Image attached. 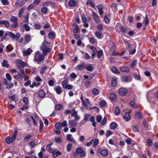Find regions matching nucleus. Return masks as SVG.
<instances>
[{
	"label": "nucleus",
	"instance_id": "nucleus-1",
	"mask_svg": "<svg viewBox=\"0 0 158 158\" xmlns=\"http://www.w3.org/2000/svg\"><path fill=\"white\" fill-rule=\"evenodd\" d=\"M48 44V42L44 41L42 44V46L40 48V50L43 53V55L45 56L48 53L50 52L51 49L46 45Z\"/></svg>",
	"mask_w": 158,
	"mask_h": 158
},
{
	"label": "nucleus",
	"instance_id": "nucleus-2",
	"mask_svg": "<svg viewBox=\"0 0 158 158\" xmlns=\"http://www.w3.org/2000/svg\"><path fill=\"white\" fill-rule=\"evenodd\" d=\"M41 54L39 51H38L35 52L34 55L35 60L38 64L44 59V56L41 55Z\"/></svg>",
	"mask_w": 158,
	"mask_h": 158
},
{
	"label": "nucleus",
	"instance_id": "nucleus-3",
	"mask_svg": "<svg viewBox=\"0 0 158 158\" xmlns=\"http://www.w3.org/2000/svg\"><path fill=\"white\" fill-rule=\"evenodd\" d=\"M17 18L15 16H12L10 18V21L13 23L11 27L13 28H15L18 25Z\"/></svg>",
	"mask_w": 158,
	"mask_h": 158
},
{
	"label": "nucleus",
	"instance_id": "nucleus-4",
	"mask_svg": "<svg viewBox=\"0 0 158 158\" xmlns=\"http://www.w3.org/2000/svg\"><path fill=\"white\" fill-rule=\"evenodd\" d=\"M15 63L19 68H23L25 66L27 65V64L26 62L18 60L16 61Z\"/></svg>",
	"mask_w": 158,
	"mask_h": 158
},
{
	"label": "nucleus",
	"instance_id": "nucleus-5",
	"mask_svg": "<svg viewBox=\"0 0 158 158\" xmlns=\"http://www.w3.org/2000/svg\"><path fill=\"white\" fill-rule=\"evenodd\" d=\"M76 152L78 154H80V157H81L85 156V153L81 147L77 148L76 149Z\"/></svg>",
	"mask_w": 158,
	"mask_h": 158
},
{
	"label": "nucleus",
	"instance_id": "nucleus-6",
	"mask_svg": "<svg viewBox=\"0 0 158 158\" xmlns=\"http://www.w3.org/2000/svg\"><path fill=\"white\" fill-rule=\"evenodd\" d=\"M9 36L12 39H16L17 40H18L20 37V35L19 33H17L16 35H15L13 33L10 32H9Z\"/></svg>",
	"mask_w": 158,
	"mask_h": 158
},
{
	"label": "nucleus",
	"instance_id": "nucleus-7",
	"mask_svg": "<svg viewBox=\"0 0 158 158\" xmlns=\"http://www.w3.org/2000/svg\"><path fill=\"white\" fill-rule=\"evenodd\" d=\"M127 92V90L124 88H120L118 90L119 94L122 96L126 95Z\"/></svg>",
	"mask_w": 158,
	"mask_h": 158
},
{
	"label": "nucleus",
	"instance_id": "nucleus-8",
	"mask_svg": "<svg viewBox=\"0 0 158 158\" xmlns=\"http://www.w3.org/2000/svg\"><path fill=\"white\" fill-rule=\"evenodd\" d=\"M69 128L75 127L77 125V123L75 120H71L69 121Z\"/></svg>",
	"mask_w": 158,
	"mask_h": 158
},
{
	"label": "nucleus",
	"instance_id": "nucleus-9",
	"mask_svg": "<svg viewBox=\"0 0 158 158\" xmlns=\"http://www.w3.org/2000/svg\"><path fill=\"white\" fill-rule=\"evenodd\" d=\"M92 15L94 21L97 23H99L100 21V18L96 13L95 12H93Z\"/></svg>",
	"mask_w": 158,
	"mask_h": 158
},
{
	"label": "nucleus",
	"instance_id": "nucleus-10",
	"mask_svg": "<svg viewBox=\"0 0 158 158\" xmlns=\"http://www.w3.org/2000/svg\"><path fill=\"white\" fill-rule=\"evenodd\" d=\"M122 80L126 82H129L131 80V77L130 76H124L122 77Z\"/></svg>",
	"mask_w": 158,
	"mask_h": 158
},
{
	"label": "nucleus",
	"instance_id": "nucleus-11",
	"mask_svg": "<svg viewBox=\"0 0 158 158\" xmlns=\"http://www.w3.org/2000/svg\"><path fill=\"white\" fill-rule=\"evenodd\" d=\"M25 4L23 0H17L15 3L16 7H21Z\"/></svg>",
	"mask_w": 158,
	"mask_h": 158
},
{
	"label": "nucleus",
	"instance_id": "nucleus-12",
	"mask_svg": "<svg viewBox=\"0 0 158 158\" xmlns=\"http://www.w3.org/2000/svg\"><path fill=\"white\" fill-rule=\"evenodd\" d=\"M32 52V50L30 48H28L27 50L23 52V54L25 56L29 55Z\"/></svg>",
	"mask_w": 158,
	"mask_h": 158
},
{
	"label": "nucleus",
	"instance_id": "nucleus-13",
	"mask_svg": "<svg viewBox=\"0 0 158 158\" xmlns=\"http://www.w3.org/2000/svg\"><path fill=\"white\" fill-rule=\"evenodd\" d=\"M69 5L71 7H74L77 5V3L74 0H70L68 3Z\"/></svg>",
	"mask_w": 158,
	"mask_h": 158
},
{
	"label": "nucleus",
	"instance_id": "nucleus-14",
	"mask_svg": "<svg viewBox=\"0 0 158 158\" xmlns=\"http://www.w3.org/2000/svg\"><path fill=\"white\" fill-rule=\"evenodd\" d=\"M83 106L85 107H87L90 104L89 99H81Z\"/></svg>",
	"mask_w": 158,
	"mask_h": 158
},
{
	"label": "nucleus",
	"instance_id": "nucleus-15",
	"mask_svg": "<svg viewBox=\"0 0 158 158\" xmlns=\"http://www.w3.org/2000/svg\"><path fill=\"white\" fill-rule=\"evenodd\" d=\"M86 65L85 63H83L81 64L78 65L77 67V68L79 70H81L85 68Z\"/></svg>",
	"mask_w": 158,
	"mask_h": 158
},
{
	"label": "nucleus",
	"instance_id": "nucleus-16",
	"mask_svg": "<svg viewBox=\"0 0 158 158\" xmlns=\"http://www.w3.org/2000/svg\"><path fill=\"white\" fill-rule=\"evenodd\" d=\"M0 25H3L6 27H8L10 26L9 22L5 20L0 21Z\"/></svg>",
	"mask_w": 158,
	"mask_h": 158
},
{
	"label": "nucleus",
	"instance_id": "nucleus-17",
	"mask_svg": "<svg viewBox=\"0 0 158 158\" xmlns=\"http://www.w3.org/2000/svg\"><path fill=\"white\" fill-rule=\"evenodd\" d=\"M95 35L99 39H101L103 37V35L101 32L99 31H97L95 32Z\"/></svg>",
	"mask_w": 158,
	"mask_h": 158
},
{
	"label": "nucleus",
	"instance_id": "nucleus-18",
	"mask_svg": "<svg viewBox=\"0 0 158 158\" xmlns=\"http://www.w3.org/2000/svg\"><path fill=\"white\" fill-rule=\"evenodd\" d=\"M38 94L40 97L43 98L45 96V94L43 90H41L39 91Z\"/></svg>",
	"mask_w": 158,
	"mask_h": 158
},
{
	"label": "nucleus",
	"instance_id": "nucleus-19",
	"mask_svg": "<svg viewBox=\"0 0 158 158\" xmlns=\"http://www.w3.org/2000/svg\"><path fill=\"white\" fill-rule=\"evenodd\" d=\"M49 38L51 39H54L55 37V33L52 31H50L48 34Z\"/></svg>",
	"mask_w": 158,
	"mask_h": 158
},
{
	"label": "nucleus",
	"instance_id": "nucleus-20",
	"mask_svg": "<svg viewBox=\"0 0 158 158\" xmlns=\"http://www.w3.org/2000/svg\"><path fill=\"white\" fill-rule=\"evenodd\" d=\"M117 82V79L116 77H113L112 78L111 81V86H114L116 84Z\"/></svg>",
	"mask_w": 158,
	"mask_h": 158
},
{
	"label": "nucleus",
	"instance_id": "nucleus-21",
	"mask_svg": "<svg viewBox=\"0 0 158 158\" xmlns=\"http://www.w3.org/2000/svg\"><path fill=\"white\" fill-rule=\"evenodd\" d=\"M123 118L127 121H128L130 118L129 113L126 112L125 115L123 116Z\"/></svg>",
	"mask_w": 158,
	"mask_h": 158
},
{
	"label": "nucleus",
	"instance_id": "nucleus-22",
	"mask_svg": "<svg viewBox=\"0 0 158 158\" xmlns=\"http://www.w3.org/2000/svg\"><path fill=\"white\" fill-rule=\"evenodd\" d=\"M89 4H90V6L92 8H94L95 7V5L94 3L91 0H87L86 4L88 5Z\"/></svg>",
	"mask_w": 158,
	"mask_h": 158
},
{
	"label": "nucleus",
	"instance_id": "nucleus-23",
	"mask_svg": "<svg viewBox=\"0 0 158 158\" xmlns=\"http://www.w3.org/2000/svg\"><path fill=\"white\" fill-rule=\"evenodd\" d=\"M26 9L25 7H22L19 10L18 13V17H22V14L24 12Z\"/></svg>",
	"mask_w": 158,
	"mask_h": 158
},
{
	"label": "nucleus",
	"instance_id": "nucleus-24",
	"mask_svg": "<svg viewBox=\"0 0 158 158\" xmlns=\"http://www.w3.org/2000/svg\"><path fill=\"white\" fill-rule=\"evenodd\" d=\"M135 116L139 119H141L143 117V114L140 112H137L135 114Z\"/></svg>",
	"mask_w": 158,
	"mask_h": 158
},
{
	"label": "nucleus",
	"instance_id": "nucleus-25",
	"mask_svg": "<svg viewBox=\"0 0 158 158\" xmlns=\"http://www.w3.org/2000/svg\"><path fill=\"white\" fill-rule=\"evenodd\" d=\"M26 43H29L31 40L30 36L29 35L27 34L24 37Z\"/></svg>",
	"mask_w": 158,
	"mask_h": 158
},
{
	"label": "nucleus",
	"instance_id": "nucleus-26",
	"mask_svg": "<svg viewBox=\"0 0 158 158\" xmlns=\"http://www.w3.org/2000/svg\"><path fill=\"white\" fill-rule=\"evenodd\" d=\"M110 128L111 129H114L117 127V124L116 123L112 122L110 125Z\"/></svg>",
	"mask_w": 158,
	"mask_h": 158
},
{
	"label": "nucleus",
	"instance_id": "nucleus-27",
	"mask_svg": "<svg viewBox=\"0 0 158 158\" xmlns=\"http://www.w3.org/2000/svg\"><path fill=\"white\" fill-rule=\"evenodd\" d=\"M55 90H56V93L58 94H60L62 92V90L60 88V87L59 86H57V87L55 88Z\"/></svg>",
	"mask_w": 158,
	"mask_h": 158
},
{
	"label": "nucleus",
	"instance_id": "nucleus-28",
	"mask_svg": "<svg viewBox=\"0 0 158 158\" xmlns=\"http://www.w3.org/2000/svg\"><path fill=\"white\" fill-rule=\"evenodd\" d=\"M101 154L103 156H106L108 154V152L106 149H103L101 152Z\"/></svg>",
	"mask_w": 158,
	"mask_h": 158
},
{
	"label": "nucleus",
	"instance_id": "nucleus-29",
	"mask_svg": "<svg viewBox=\"0 0 158 158\" xmlns=\"http://www.w3.org/2000/svg\"><path fill=\"white\" fill-rule=\"evenodd\" d=\"M120 71L122 72H129L130 70L128 67H123L120 69Z\"/></svg>",
	"mask_w": 158,
	"mask_h": 158
},
{
	"label": "nucleus",
	"instance_id": "nucleus-30",
	"mask_svg": "<svg viewBox=\"0 0 158 158\" xmlns=\"http://www.w3.org/2000/svg\"><path fill=\"white\" fill-rule=\"evenodd\" d=\"M2 66L4 67H6L7 68L9 67L10 65L8 64V61L6 60H4L3 63H2Z\"/></svg>",
	"mask_w": 158,
	"mask_h": 158
},
{
	"label": "nucleus",
	"instance_id": "nucleus-31",
	"mask_svg": "<svg viewBox=\"0 0 158 158\" xmlns=\"http://www.w3.org/2000/svg\"><path fill=\"white\" fill-rule=\"evenodd\" d=\"M6 142L8 144H10L13 142V139L10 137H7L5 140Z\"/></svg>",
	"mask_w": 158,
	"mask_h": 158
},
{
	"label": "nucleus",
	"instance_id": "nucleus-32",
	"mask_svg": "<svg viewBox=\"0 0 158 158\" xmlns=\"http://www.w3.org/2000/svg\"><path fill=\"white\" fill-rule=\"evenodd\" d=\"M99 104L101 106L104 107L107 105V102L104 100H101L99 102Z\"/></svg>",
	"mask_w": 158,
	"mask_h": 158
},
{
	"label": "nucleus",
	"instance_id": "nucleus-33",
	"mask_svg": "<svg viewBox=\"0 0 158 158\" xmlns=\"http://www.w3.org/2000/svg\"><path fill=\"white\" fill-rule=\"evenodd\" d=\"M39 123L40 124V131L41 132L42 131L44 128L43 123L41 120L40 119L39 120Z\"/></svg>",
	"mask_w": 158,
	"mask_h": 158
},
{
	"label": "nucleus",
	"instance_id": "nucleus-34",
	"mask_svg": "<svg viewBox=\"0 0 158 158\" xmlns=\"http://www.w3.org/2000/svg\"><path fill=\"white\" fill-rule=\"evenodd\" d=\"M29 145L30 146V148L32 149L36 145L35 141L33 140L31 141L29 143Z\"/></svg>",
	"mask_w": 158,
	"mask_h": 158
},
{
	"label": "nucleus",
	"instance_id": "nucleus-35",
	"mask_svg": "<svg viewBox=\"0 0 158 158\" xmlns=\"http://www.w3.org/2000/svg\"><path fill=\"white\" fill-rule=\"evenodd\" d=\"M85 69L88 71L91 72L93 71V67L90 64L88 65L87 66H86Z\"/></svg>",
	"mask_w": 158,
	"mask_h": 158
},
{
	"label": "nucleus",
	"instance_id": "nucleus-36",
	"mask_svg": "<svg viewBox=\"0 0 158 158\" xmlns=\"http://www.w3.org/2000/svg\"><path fill=\"white\" fill-rule=\"evenodd\" d=\"M69 81L68 78H66L65 80L63 81L62 82V85L63 87H64L65 85H67V84L68 83Z\"/></svg>",
	"mask_w": 158,
	"mask_h": 158
},
{
	"label": "nucleus",
	"instance_id": "nucleus-37",
	"mask_svg": "<svg viewBox=\"0 0 158 158\" xmlns=\"http://www.w3.org/2000/svg\"><path fill=\"white\" fill-rule=\"evenodd\" d=\"M66 138L67 140L71 141H73L74 140V139L72 137V135L71 134L68 135Z\"/></svg>",
	"mask_w": 158,
	"mask_h": 158
},
{
	"label": "nucleus",
	"instance_id": "nucleus-38",
	"mask_svg": "<svg viewBox=\"0 0 158 158\" xmlns=\"http://www.w3.org/2000/svg\"><path fill=\"white\" fill-rule=\"evenodd\" d=\"M23 27L26 31H30V27L29 26H28V24H24L23 25Z\"/></svg>",
	"mask_w": 158,
	"mask_h": 158
},
{
	"label": "nucleus",
	"instance_id": "nucleus-39",
	"mask_svg": "<svg viewBox=\"0 0 158 158\" xmlns=\"http://www.w3.org/2000/svg\"><path fill=\"white\" fill-rule=\"evenodd\" d=\"M98 58H100L101 57V56H102V54H103V51L102 50H98L97 52Z\"/></svg>",
	"mask_w": 158,
	"mask_h": 158
},
{
	"label": "nucleus",
	"instance_id": "nucleus-40",
	"mask_svg": "<svg viewBox=\"0 0 158 158\" xmlns=\"http://www.w3.org/2000/svg\"><path fill=\"white\" fill-rule=\"evenodd\" d=\"M115 113L117 115H118L120 113V111L119 108L118 106H117L115 108Z\"/></svg>",
	"mask_w": 158,
	"mask_h": 158
},
{
	"label": "nucleus",
	"instance_id": "nucleus-41",
	"mask_svg": "<svg viewBox=\"0 0 158 158\" xmlns=\"http://www.w3.org/2000/svg\"><path fill=\"white\" fill-rule=\"evenodd\" d=\"M48 10L47 8L45 7H42L41 8V11L42 13L44 14H46Z\"/></svg>",
	"mask_w": 158,
	"mask_h": 158
},
{
	"label": "nucleus",
	"instance_id": "nucleus-42",
	"mask_svg": "<svg viewBox=\"0 0 158 158\" xmlns=\"http://www.w3.org/2000/svg\"><path fill=\"white\" fill-rule=\"evenodd\" d=\"M62 107V104H57L55 106V110H59Z\"/></svg>",
	"mask_w": 158,
	"mask_h": 158
},
{
	"label": "nucleus",
	"instance_id": "nucleus-43",
	"mask_svg": "<svg viewBox=\"0 0 158 158\" xmlns=\"http://www.w3.org/2000/svg\"><path fill=\"white\" fill-rule=\"evenodd\" d=\"M99 143V140L98 139H95L93 146L94 147H96Z\"/></svg>",
	"mask_w": 158,
	"mask_h": 158
},
{
	"label": "nucleus",
	"instance_id": "nucleus-44",
	"mask_svg": "<svg viewBox=\"0 0 158 158\" xmlns=\"http://www.w3.org/2000/svg\"><path fill=\"white\" fill-rule=\"evenodd\" d=\"M55 127L57 129H61L62 127L61 123H57L55 125Z\"/></svg>",
	"mask_w": 158,
	"mask_h": 158
},
{
	"label": "nucleus",
	"instance_id": "nucleus-45",
	"mask_svg": "<svg viewBox=\"0 0 158 158\" xmlns=\"http://www.w3.org/2000/svg\"><path fill=\"white\" fill-rule=\"evenodd\" d=\"M130 105L134 108H136L137 107L136 104H135L134 101H132L130 102Z\"/></svg>",
	"mask_w": 158,
	"mask_h": 158
},
{
	"label": "nucleus",
	"instance_id": "nucleus-46",
	"mask_svg": "<svg viewBox=\"0 0 158 158\" xmlns=\"http://www.w3.org/2000/svg\"><path fill=\"white\" fill-rule=\"evenodd\" d=\"M47 68L46 66H45L44 67H42L41 68L40 70V73L41 74H43L45 72V71L47 69Z\"/></svg>",
	"mask_w": 158,
	"mask_h": 158
},
{
	"label": "nucleus",
	"instance_id": "nucleus-47",
	"mask_svg": "<svg viewBox=\"0 0 158 158\" xmlns=\"http://www.w3.org/2000/svg\"><path fill=\"white\" fill-rule=\"evenodd\" d=\"M81 18L82 22L83 23H86L87 22V19L85 15L84 14L82 15Z\"/></svg>",
	"mask_w": 158,
	"mask_h": 158
},
{
	"label": "nucleus",
	"instance_id": "nucleus-48",
	"mask_svg": "<svg viewBox=\"0 0 158 158\" xmlns=\"http://www.w3.org/2000/svg\"><path fill=\"white\" fill-rule=\"evenodd\" d=\"M18 131H15L14 132V134L12 135V138L14 140H15L16 136L17 135Z\"/></svg>",
	"mask_w": 158,
	"mask_h": 158
},
{
	"label": "nucleus",
	"instance_id": "nucleus-49",
	"mask_svg": "<svg viewBox=\"0 0 158 158\" xmlns=\"http://www.w3.org/2000/svg\"><path fill=\"white\" fill-rule=\"evenodd\" d=\"M92 92L94 94L96 95H97L99 93L98 90L96 88H94L93 89Z\"/></svg>",
	"mask_w": 158,
	"mask_h": 158
},
{
	"label": "nucleus",
	"instance_id": "nucleus-50",
	"mask_svg": "<svg viewBox=\"0 0 158 158\" xmlns=\"http://www.w3.org/2000/svg\"><path fill=\"white\" fill-rule=\"evenodd\" d=\"M132 129L135 132H137L139 131V128L137 125L134 126L132 128Z\"/></svg>",
	"mask_w": 158,
	"mask_h": 158
},
{
	"label": "nucleus",
	"instance_id": "nucleus-51",
	"mask_svg": "<svg viewBox=\"0 0 158 158\" xmlns=\"http://www.w3.org/2000/svg\"><path fill=\"white\" fill-rule=\"evenodd\" d=\"M65 89H71L73 88V87L72 85H65L64 87H63Z\"/></svg>",
	"mask_w": 158,
	"mask_h": 158
},
{
	"label": "nucleus",
	"instance_id": "nucleus-52",
	"mask_svg": "<svg viewBox=\"0 0 158 158\" xmlns=\"http://www.w3.org/2000/svg\"><path fill=\"white\" fill-rule=\"evenodd\" d=\"M144 24L146 26H147L149 22V21L148 19V16L146 15L144 20Z\"/></svg>",
	"mask_w": 158,
	"mask_h": 158
},
{
	"label": "nucleus",
	"instance_id": "nucleus-53",
	"mask_svg": "<svg viewBox=\"0 0 158 158\" xmlns=\"http://www.w3.org/2000/svg\"><path fill=\"white\" fill-rule=\"evenodd\" d=\"M113 134V133L110 130H107L106 132V135L107 137H108Z\"/></svg>",
	"mask_w": 158,
	"mask_h": 158
},
{
	"label": "nucleus",
	"instance_id": "nucleus-54",
	"mask_svg": "<svg viewBox=\"0 0 158 158\" xmlns=\"http://www.w3.org/2000/svg\"><path fill=\"white\" fill-rule=\"evenodd\" d=\"M54 139L55 142L57 143H60L61 142V139L60 137L55 138Z\"/></svg>",
	"mask_w": 158,
	"mask_h": 158
},
{
	"label": "nucleus",
	"instance_id": "nucleus-55",
	"mask_svg": "<svg viewBox=\"0 0 158 158\" xmlns=\"http://www.w3.org/2000/svg\"><path fill=\"white\" fill-rule=\"evenodd\" d=\"M106 121L107 118L106 117H105L104 118H103L102 120V121L101 124L102 125H105L106 124Z\"/></svg>",
	"mask_w": 158,
	"mask_h": 158
},
{
	"label": "nucleus",
	"instance_id": "nucleus-56",
	"mask_svg": "<svg viewBox=\"0 0 158 158\" xmlns=\"http://www.w3.org/2000/svg\"><path fill=\"white\" fill-rule=\"evenodd\" d=\"M102 119V117L101 115H97L96 117V120L98 123H100Z\"/></svg>",
	"mask_w": 158,
	"mask_h": 158
},
{
	"label": "nucleus",
	"instance_id": "nucleus-57",
	"mask_svg": "<svg viewBox=\"0 0 158 158\" xmlns=\"http://www.w3.org/2000/svg\"><path fill=\"white\" fill-rule=\"evenodd\" d=\"M72 147V145L71 143H69L67 147V151L69 152H70L71 149V148Z\"/></svg>",
	"mask_w": 158,
	"mask_h": 158
},
{
	"label": "nucleus",
	"instance_id": "nucleus-58",
	"mask_svg": "<svg viewBox=\"0 0 158 158\" xmlns=\"http://www.w3.org/2000/svg\"><path fill=\"white\" fill-rule=\"evenodd\" d=\"M133 75L135 77V78L137 80H140V77L136 73H133Z\"/></svg>",
	"mask_w": 158,
	"mask_h": 158
},
{
	"label": "nucleus",
	"instance_id": "nucleus-59",
	"mask_svg": "<svg viewBox=\"0 0 158 158\" xmlns=\"http://www.w3.org/2000/svg\"><path fill=\"white\" fill-rule=\"evenodd\" d=\"M32 137V135H29L25 137L24 139V141H27L29 139Z\"/></svg>",
	"mask_w": 158,
	"mask_h": 158
},
{
	"label": "nucleus",
	"instance_id": "nucleus-60",
	"mask_svg": "<svg viewBox=\"0 0 158 158\" xmlns=\"http://www.w3.org/2000/svg\"><path fill=\"white\" fill-rule=\"evenodd\" d=\"M110 99H115L116 98V95L114 93H111L110 96Z\"/></svg>",
	"mask_w": 158,
	"mask_h": 158
},
{
	"label": "nucleus",
	"instance_id": "nucleus-61",
	"mask_svg": "<svg viewBox=\"0 0 158 158\" xmlns=\"http://www.w3.org/2000/svg\"><path fill=\"white\" fill-rule=\"evenodd\" d=\"M90 42L93 44H94L95 43V40L94 37H91L89 39Z\"/></svg>",
	"mask_w": 158,
	"mask_h": 158
},
{
	"label": "nucleus",
	"instance_id": "nucleus-62",
	"mask_svg": "<svg viewBox=\"0 0 158 158\" xmlns=\"http://www.w3.org/2000/svg\"><path fill=\"white\" fill-rule=\"evenodd\" d=\"M2 2L4 5H6L9 4V2L7 0H2Z\"/></svg>",
	"mask_w": 158,
	"mask_h": 158
},
{
	"label": "nucleus",
	"instance_id": "nucleus-63",
	"mask_svg": "<svg viewBox=\"0 0 158 158\" xmlns=\"http://www.w3.org/2000/svg\"><path fill=\"white\" fill-rule=\"evenodd\" d=\"M136 61L134 60L132 61L131 64V68H133L136 65Z\"/></svg>",
	"mask_w": 158,
	"mask_h": 158
},
{
	"label": "nucleus",
	"instance_id": "nucleus-64",
	"mask_svg": "<svg viewBox=\"0 0 158 158\" xmlns=\"http://www.w3.org/2000/svg\"><path fill=\"white\" fill-rule=\"evenodd\" d=\"M111 70L112 72L113 73H119V72L118 71V69L116 68V67H113L112 69Z\"/></svg>",
	"mask_w": 158,
	"mask_h": 158
}]
</instances>
